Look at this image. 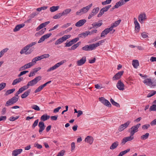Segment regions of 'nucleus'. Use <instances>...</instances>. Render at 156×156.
Segmentation results:
<instances>
[{"instance_id":"nucleus-17","label":"nucleus","mask_w":156,"mask_h":156,"mask_svg":"<svg viewBox=\"0 0 156 156\" xmlns=\"http://www.w3.org/2000/svg\"><path fill=\"white\" fill-rule=\"evenodd\" d=\"M23 150L22 149H16L12 151V156H16L17 155L20 154L22 151Z\"/></svg>"},{"instance_id":"nucleus-10","label":"nucleus","mask_w":156,"mask_h":156,"mask_svg":"<svg viewBox=\"0 0 156 156\" xmlns=\"http://www.w3.org/2000/svg\"><path fill=\"white\" fill-rule=\"evenodd\" d=\"M133 136L130 134L129 136L124 137L122 140L121 143L123 144H124L127 142L131 141L134 138L133 136Z\"/></svg>"},{"instance_id":"nucleus-11","label":"nucleus","mask_w":156,"mask_h":156,"mask_svg":"<svg viewBox=\"0 0 156 156\" xmlns=\"http://www.w3.org/2000/svg\"><path fill=\"white\" fill-rule=\"evenodd\" d=\"M33 66V64L31 62H30L27 64H26L23 66L21 67L19 69V71H22L25 70L28 68H30Z\"/></svg>"},{"instance_id":"nucleus-36","label":"nucleus","mask_w":156,"mask_h":156,"mask_svg":"<svg viewBox=\"0 0 156 156\" xmlns=\"http://www.w3.org/2000/svg\"><path fill=\"white\" fill-rule=\"evenodd\" d=\"M81 43V42L80 41L78 42L77 43L75 44H74L71 47V49H73V50H74L76 48L79 46L80 45Z\"/></svg>"},{"instance_id":"nucleus-57","label":"nucleus","mask_w":156,"mask_h":156,"mask_svg":"<svg viewBox=\"0 0 156 156\" xmlns=\"http://www.w3.org/2000/svg\"><path fill=\"white\" fill-rule=\"evenodd\" d=\"M79 40V38L78 37H76L74 39H73L71 41V42L72 43V44H73L75 43L76 42H77Z\"/></svg>"},{"instance_id":"nucleus-34","label":"nucleus","mask_w":156,"mask_h":156,"mask_svg":"<svg viewBox=\"0 0 156 156\" xmlns=\"http://www.w3.org/2000/svg\"><path fill=\"white\" fill-rule=\"evenodd\" d=\"M10 99L11 100V101L12 102L13 104H14L18 101V98H16V97L14 96Z\"/></svg>"},{"instance_id":"nucleus-39","label":"nucleus","mask_w":156,"mask_h":156,"mask_svg":"<svg viewBox=\"0 0 156 156\" xmlns=\"http://www.w3.org/2000/svg\"><path fill=\"white\" fill-rule=\"evenodd\" d=\"M156 94V91L154 90H152L151 92L149 93L147 95V98L151 97Z\"/></svg>"},{"instance_id":"nucleus-24","label":"nucleus","mask_w":156,"mask_h":156,"mask_svg":"<svg viewBox=\"0 0 156 156\" xmlns=\"http://www.w3.org/2000/svg\"><path fill=\"white\" fill-rule=\"evenodd\" d=\"M50 117V116L48 115L47 114H45L41 116V119L43 121H44L49 119Z\"/></svg>"},{"instance_id":"nucleus-49","label":"nucleus","mask_w":156,"mask_h":156,"mask_svg":"<svg viewBox=\"0 0 156 156\" xmlns=\"http://www.w3.org/2000/svg\"><path fill=\"white\" fill-rule=\"evenodd\" d=\"M150 126L149 124H146L142 126V129L143 130L147 129Z\"/></svg>"},{"instance_id":"nucleus-50","label":"nucleus","mask_w":156,"mask_h":156,"mask_svg":"<svg viewBox=\"0 0 156 156\" xmlns=\"http://www.w3.org/2000/svg\"><path fill=\"white\" fill-rule=\"evenodd\" d=\"M131 121H128L126 122L122 125H123L125 129H126L129 125Z\"/></svg>"},{"instance_id":"nucleus-59","label":"nucleus","mask_w":156,"mask_h":156,"mask_svg":"<svg viewBox=\"0 0 156 156\" xmlns=\"http://www.w3.org/2000/svg\"><path fill=\"white\" fill-rule=\"evenodd\" d=\"M125 129L123 126V125L122 124L118 128V130L119 132H121L123 130Z\"/></svg>"},{"instance_id":"nucleus-54","label":"nucleus","mask_w":156,"mask_h":156,"mask_svg":"<svg viewBox=\"0 0 156 156\" xmlns=\"http://www.w3.org/2000/svg\"><path fill=\"white\" fill-rule=\"evenodd\" d=\"M6 86V83H2L0 84V91L4 89Z\"/></svg>"},{"instance_id":"nucleus-5","label":"nucleus","mask_w":156,"mask_h":156,"mask_svg":"<svg viewBox=\"0 0 156 156\" xmlns=\"http://www.w3.org/2000/svg\"><path fill=\"white\" fill-rule=\"evenodd\" d=\"M141 124L140 123H138L137 125L133 126L130 129H129V132L130 133V135L131 136H133L135 133L138 131V129L140 127Z\"/></svg>"},{"instance_id":"nucleus-6","label":"nucleus","mask_w":156,"mask_h":156,"mask_svg":"<svg viewBox=\"0 0 156 156\" xmlns=\"http://www.w3.org/2000/svg\"><path fill=\"white\" fill-rule=\"evenodd\" d=\"M41 79V76H40L36 77L33 80L30 81L28 83L30 86H32L36 84Z\"/></svg>"},{"instance_id":"nucleus-13","label":"nucleus","mask_w":156,"mask_h":156,"mask_svg":"<svg viewBox=\"0 0 156 156\" xmlns=\"http://www.w3.org/2000/svg\"><path fill=\"white\" fill-rule=\"evenodd\" d=\"M38 127L39 128V132L40 134H41L42 131L44 130L45 126L43 122H40L38 124Z\"/></svg>"},{"instance_id":"nucleus-15","label":"nucleus","mask_w":156,"mask_h":156,"mask_svg":"<svg viewBox=\"0 0 156 156\" xmlns=\"http://www.w3.org/2000/svg\"><path fill=\"white\" fill-rule=\"evenodd\" d=\"M86 57L85 56H83L81 59L77 61L76 62V64L78 66H81L84 64L86 62Z\"/></svg>"},{"instance_id":"nucleus-37","label":"nucleus","mask_w":156,"mask_h":156,"mask_svg":"<svg viewBox=\"0 0 156 156\" xmlns=\"http://www.w3.org/2000/svg\"><path fill=\"white\" fill-rule=\"evenodd\" d=\"M63 16L62 13L57 14L53 16V18L55 19H57L59 18L61 16Z\"/></svg>"},{"instance_id":"nucleus-32","label":"nucleus","mask_w":156,"mask_h":156,"mask_svg":"<svg viewBox=\"0 0 156 156\" xmlns=\"http://www.w3.org/2000/svg\"><path fill=\"white\" fill-rule=\"evenodd\" d=\"M149 133H146L145 134L142 135L141 136L140 138L142 140H145L147 139L149 136Z\"/></svg>"},{"instance_id":"nucleus-27","label":"nucleus","mask_w":156,"mask_h":156,"mask_svg":"<svg viewBox=\"0 0 156 156\" xmlns=\"http://www.w3.org/2000/svg\"><path fill=\"white\" fill-rule=\"evenodd\" d=\"M132 64L134 68H136L139 66L138 61L137 60H133L132 61Z\"/></svg>"},{"instance_id":"nucleus-33","label":"nucleus","mask_w":156,"mask_h":156,"mask_svg":"<svg viewBox=\"0 0 156 156\" xmlns=\"http://www.w3.org/2000/svg\"><path fill=\"white\" fill-rule=\"evenodd\" d=\"M110 101L112 104L117 107H120V105L119 104L114 101L111 98Z\"/></svg>"},{"instance_id":"nucleus-8","label":"nucleus","mask_w":156,"mask_h":156,"mask_svg":"<svg viewBox=\"0 0 156 156\" xmlns=\"http://www.w3.org/2000/svg\"><path fill=\"white\" fill-rule=\"evenodd\" d=\"M139 21L141 24L144 23V22L147 19V16L146 14L145 13H141L140 14L138 17Z\"/></svg>"},{"instance_id":"nucleus-47","label":"nucleus","mask_w":156,"mask_h":156,"mask_svg":"<svg viewBox=\"0 0 156 156\" xmlns=\"http://www.w3.org/2000/svg\"><path fill=\"white\" fill-rule=\"evenodd\" d=\"M38 61L39 60L38 59L37 57H36L32 59L31 62L33 63L34 66L36 63V62Z\"/></svg>"},{"instance_id":"nucleus-46","label":"nucleus","mask_w":156,"mask_h":156,"mask_svg":"<svg viewBox=\"0 0 156 156\" xmlns=\"http://www.w3.org/2000/svg\"><path fill=\"white\" fill-rule=\"evenodd\" d=\"M39 120L38 119L36 120L33 123V124L32 125V128L33 129H34L35 128L37 125L38 123V122Z\"/></svg>"},{"instance_id":"nucleus-1","label":"nucleus","mask_w":156,"mask_h":156,"mask_svg":"<svg viewBox=\"0 0 156 156\" xmlns=\"http://www.w3.org/2000/svg\"><path fill=\"white\" fill-rule=\"evenodd\" d=\"M37 43L36 41H35L27 45L21 50L20 52V54H25L26 55L30 54L33 50L32 49V48H30L35 45Z\"/></svg>"},{"instance_id":"nucleus-43","label":"nucleus","mask_w":156,"mask_h":156,"mask_svg":"<svg viewBox=\"0 0 156 156\" xmlns=\"http://www.w3.org/2000/svg\"><path fill=\"white\" fill-rule=\"evenodd\" d=\"M44 87L42 85L40 86L37 88L34 91V93H37L41 91Z\"/></svg>"},{"instance_id":"nucleus-56","label":"nucleus","mask_w":156,"mask_h":156,"mask_svg":"<svg viewBox=\"0 0 156 156\" xmlns=\"http://www.w3.org/2000/svg\"><path fill=\"white\" fill-rule=\"evenodd\" d=\"M38 14V13L36 12H34L30 14V17L31 18H34Z\"/></svg>"},{"instance_id":"nucleus-18","label":"nucleus","mask_w":156,"mask_h":156,"mask_svg":"<svg viewBox=\"0 0 156 156\" xmlns=\"http://www.w3.org/2000/svg\"><path fill=\"white\" fill-rule=\"evenodd\" d=\"M97 8L94 9L92 11L91 13L89 14L88 16V19H90L92 17L96 15L97 13Z\"/></svg>"},{"instance_id":"nucleus-44","label":"nucleus","mask_w":156,"mask_h":156,"mask_svg":"<svg viewBox=\"0 0 156 156\" xmlns=\"http://www.w3.org/2000/svg\"><path fill=\"white\" fill-rule=\"evenodd\" d=\"M111 7V5H108L107 6H106L105 7H103L102 9L103 10L104 12H107L108 9Z\"/></svg>"},{"instance_id":"nucleus-9","label":"nucleus","mask_w":156,"mask_h":156,"mask_svg":"<svg viewBox=\"0 0 156 156\" xmlns=\"http://www.w3.org/2000/svg\"><path fill=\"white\" fill-rule=\"evenodd\" d=\"M124 72V71H119L116 73L113 77V80H116L119 79L123 74Z\"/></svg>"},{"instance_id":"nucleus-61","label":"nucleus","mask_w":156,"mask_h":156,"mask_svg":"<svg viewBox=\"0 0 156 156\" xmlns=\"http://www.w3.org/2000/svg\"><path fill=\"white\" fill-rule=\"evenodd\" d=\"M58 117V115H55V116H52L50 117L51 120H53V121L56 120L57 119Z\"/></svg>"},{"instance_id":"nucleus-64","label":"nucleus","mask_w":156,"mask_h":156,"mask_svg":"<svg viewBox=\"0 0 156 156\" xmlns=\"http://www.w3.org/2000/svg\"><path fill=\"white\" fill-rule=\"evenodd\" d=\"M7 117L5 116H0V122L2 121H5L6 120Z\"/></svg>"},{"instance_id":"nucleus-51","label":"nucleus","mask_w":156,"mask_h":156,"mask_svg":"<svg viewBox=\"0 0 156 156\" xmlns=\"http://www.w3.org/2000/svg\"><path fill=\"white\" fill-rule=\"evenodd\" d=\"M73 44H72V43L71 42V41H69L68 42H66L65 43V47H69L71 46Z\"/></svg>"},{"instance_id":"nucleus-53","label":"nucleus","mask_w":156,"mask_h":156,"mask_svg":"<svg viewBox=\"0 0 156 156\" xmlns=\"http://www.w3.org/2000/svg\"><path fill=\"white\" fill-rule=\"evenodd\" d=\"M64 63V61H61L56 63L55 65V67L57 68L58 67H59L60 66L63 64Z\"/></svg>"},{"instance_id":"nucleus-42","label":"nucleus","mask_w":156,"mask_h":156,"mask_svg":"<svg viewBox=\"0 0 156 156\" xmlns=\"http://www.w3.org/2000/svg\"><path fill=\"white\" fill-rule=\"evenodd\" d=\"M97 32V30L96 29L92 30L90 32L89 30L87 31V32L88 33V35H91L94 34V33H96Z\"/></svg>"},{"instance_id":"nucleus-21","label":"nucleus","mask_w":156,"mask_h":156,"mask_svg":"<svg viewBox=\"0 0 156 156\" xmlns=\"http://www.w3.org/2000/svg\"><path fill=\"white\" fill-rule=\"evenodd\" d=\"M104 31V33H105V34L107 35L108 33H109L110 31L112 32L111 33H113L115 31V30L112 29V28L111 27L109 28H106L104 30H103Z\"/></svg>"},{"instance_id":"nucleus-52","label":"nucleus","mask_w":156,"mask_h":156,"mask_svg":"<svg viewBox=\"0 0 156 156\" xmlns=\"http://www.w3.org/2000/svg\"><path fill=\"white\" fill-rule=\"evenodd\" d=\"M64 63V61H61L56 63L55 65V67L57 68L58 67H59L60 66L63 64Z\"/></svg>"},{"instance_id":"nucleus-19","label":"nucleus","mask_w":156,"mask_h":156,"mask_svg":"<svg viewBox=\"0 0 156 156\" xmlns=\"http://www.w3.org/2000/svg\"><path fill=\"white\" fill-rule=\"evenodd\" d=\"M25 26V24L22 23L16 25L13 29L14 32H16L19 30L20 29L23 27Z\"/></svg>"},{"instance_id":"nucleus-35","label":"nucleus","mask_w":156,"mask_h":156,"mask_svg":"<svg viewBox=\"0 0 156 156\" xmlns=\"http://www.w3.org/2000/svg\"><path fill=\"white\" fill-rule=\"evenodd\" d=\"M15 88H13L11 89L8 90L5 93L6 95H8L12 93L15 91Z\"/></svg>"},{"instance_id":"nucleus-58","label":"nucleus","mask_w":156,"mask_h":156,"mask_svg":"<svg viewBox=\"0 0 156 156\" xmlns=\"http://www.w3.org/2000/svg\"><path fill=\"white\" fill-rule=\"evenodd\" d=\"M57 69L56 67H55V66H54L50 67L49 69H48L47 71L48 72H50L52 70H54L55 69Z\"/></svg>"},{"instance_id":"nucleus-14","label":"nucleus","mask_w":156,"mask_h":156,"mask_svg":"<svg viewBox=\"0 0 156 156\" xmlns=\"http://www.w3.org/2000/svg\"><path fill=\"white\" fill-rule=\"evenodd\" d=\"M87 20L85 19L81 20L75 23V26L77 27H80L83 26L86 22Z\"/></svg>"},{"instance_id":"nucleus-26","label":"nucleus","mask_w":156,"mask_h":156,"mask_svg":"<svg viewBox=\"0 0 156 156\" xmlns=\"http://www.w3.org/2000/svg\"><path fill=\"white\" fill-rule=\"evenodd\" d=\"M119 145V143L116 141L112 144L110 147V149L113 150L116 148Z\"/></svg>"},{"instance_id":"nucleus-16","label":"nucleus","mask_w":156,"mask_h":156,"mask_svg":"<svg viewBox=\"0 0 156 156\" xmlns=\"http://www.w3.org/2000/svg\"><path fill=\"white\" fill-rule=\"evenodd\" d=\"M134 20V23L135 25V28L136 31L138 32L140 29V26L139 23L137 21V20L136 18H134L133 19Z\"/></svg>"},{"instance_id":"nucleus-20","label":"nucleus","mask_w":156,"mask_h":156,"mask_svg":"<svg viewBox=\"0 0 156 156\" xmlns=\"http://www.w3.org/2000/svg\"><path fill=\"white\" fill-rule=\"evenodd\" d=\"M31 92V89H29L26 91L23 94H22L21 96V97L22 98H26L28 96L29 94Z\"/></svg>"},{"instance_id":"nucleus-30","label":"nucleus","mask_w":156,"mask_h":156,"mask_svg":"<svg viewBox=\"0 0 156 156\" xmlns=\"http://www.w3.org/2000/svg\"><path fill=\"white\" fill-rule=\"evenodd\" d=\"M71 11V9H66L64 10L62 13V16L67 15Z\"/></svg>"},{"instance_id":"nucleus-25","label":"nucleus","mask_w":156,"mask_h":156,"mask_svg":"<svg viewBox=\"0 0 156 156\" xmlns=\"http://www.w3.org/2000/svg\"><path fill=\"white\" fill-rule=\"evenodd\" d=\"M86 142L89 143L90 144H91L93 142V138L91 136H88L85 139V140Z\"/></svg>"},{"instance_id":"nucleus-48","label":"nucleus","mask_w":156,"mask_h":156,"mask_svg":"<svg viewBox=\"0 0 156 156\" xmlns=\"http://www.w3.org/2000/svg\"><path fill=\"white\" fill-rule=\"evenodd\" d=\"M46 28H44L42 29L41 30L39 31L36 34H39L40 35H41L43 34L45 31H46Z\"/></svg>"},{"instance_id":"nucleus-28","label":"nucleus","mask_w":156,"mask_h":156,"mask_svg":"<svg viewBox=\"0 0 156 156\" xmlns=\"http://www.w3.org/2000/svg\"><path fill=\"white\" fill-rule=\"evenodd\" d=\"M65 41L64 40L63 37H62L61 38H59L56 41L55 43V45H57L60 44L61 43L63 42V41Z\"/></svg>"},{"instance_id":"nucleus-29","label":"nucleus","mask_w":156,"mask_h":156,"mask_svg":"<svg viewBox=\"0 0 156 156\" xmlns=\"http://www.w3.org/2000/svg\"><path fill=\"white\" fill-rule=\"evenodd\" d=\"M88 35V33L87 32V31L85 32L80 34L78 35V37L84 38Z\"/></svg>"},{"instance_id":"nucleus-60","label":"nucleus","mask_w":156,"mask_h":156,"mask_svg":"<svg viewBox=\"0 0 156 156\" xmlns=\"http://www.w3.org/2000/svg\"><path fill=\"white\" fill-rule=\"evenodd\" d=\"M65 152V151L64 150H62L58 153L57 156H63Z\"/></svg>"},{"instance_id":"nucleus-22","label":"nucleus","mask_w":156,"mask_h":156,"mask_svg":"<svg viewBox=\"0 0 156 156\" xmlns=\"http://www.w3.org/2000/svg\"><path fill=\"white\" fill-rule=\"evenodd\" d=\"M121 20L119 19L115 21L114 23H113L112 24L110 27L112 28V29H113V28L114 27H116L119 25V24L121 22Z\"/></svg>"},{"instance_id":"nucleus-63","label":"nucleus","mask_w":156,"mask_h":156,"mask_svg":"<svg viewBox=\"0 0 156 156\" xmlns=\"http://www.w3.org/2000/svg\"><path fill=\"white\" fill-rule=\"evenodd\" d=\"M52 34L51 33L47 34H45L43 36V37H44V39L49 37Z\"/></svg>"},{"instance_id":"nucleus-62","label":"nucleus","mask_w":156,"mask_h":156,"mask_svg":"<svg viewBox=\"0 0 156 156\" xmlns=\"http://www.w3.org/2000/svg\"><path fill=\"white\" fill-rule=\"evenodd\" d=\"M8 50V48H5L2 50L0 52L1 55L2 56V55H3L4 54V53L6 52Z\"/></svg>"},{"instance_id":"nucleus-23","label":"nucleus","mask_w":156,"mask_h":156,"mask_svg":"<svg viewBox=\"0 0 156 156\" xmlns=\"http://www.w3.org/2000/svg\"><path fill=\"white\" fill-rule=\"evenodd\" d=\"M23 77H20L18 78H17L15 80H14L12 83V85H15L17 83H19L21 81L23 80Z\"/></svg>"},{"instance_id":"nucleus-12","label":"nucleus","mask_w":156,"mask_h":156,"mask_svg":"<svg viewBox=\"0 0 156 156\" xmlns=\"http://www.w3.org/2000/svg\"><path fill=\"white\" fill-rule=\"evenodd\" d=\"M117 88L120 90H123L124 89L125 85L121 80H119L116 84Z\"/></svg>"},{"instance_id":"nucleus-38","label":"nucleus","mask_w":156,"mask_h":156,"mask_svg":"<svg viewBox=\"0 0 156 156\" xmlns=\"http://www.w3.org/2000/svg\"><path fill=\"white\" fill-rule=\"evenodd\" d=\"M149 111L151 112V111H156V105H153L151 106L149 109Z\"/></svg>"},{"instance_id":"nucleus-7","label":"nucleus","mask_w":156,"mask_h":156,"mask_svg":"<svg viewBox=\"0 0 156 156\" xmlns=\"http://www.w3.org/2000/svg\"><path fill=\"white\" fill-rule=\"evenodd\" d=\"M99 101L103 105L108 107H111L112 106L111 104L108 101L105 99L104 98L101 97L99 98Z\"/></svg>"},{"instance_id":"nucleus-55","label":"nucleus","mask_w":156,"mask_h":156,"mask_svg":"<svg viewBox=\"0 0 156 156\" xmlns=\"http://www.w3.org/2000/svg\"><path fill=\"white\" fill-rule=\"evenodd\" d=\"M112 0H106L105 1L102 2V4L103 5H105L107 4H110Z\"/></svg>"},{"instance_id":"nucleus-3","label":"nucleus","mask_w":156,"mask_h":156,"mask_svg":"<svg viewBox=\"0 0 156 156\" xmlns=\"http://www.w3.org/2000/svg\"><path fill=\"white\" fill-rule=\"evenodd\" d=\"M143 83L147 85H151V87H154L156 86V80L152 81L151 78L145 79L143 81Z\"/></svg>"},{"instance_id":"nucleus-45","label":"nucleus","mask_w":156,"mask_h":156,"mask_svg":"<svg viewBox=\"0 0 156 156\" xmlns=\"http://www.w3.org/2000/svg\"><path fill=\"white\" fill-rule=\"evenodd\" d=\"M19 117V116L16 117L11 116L9 118V119L10 121H13L18 119Z\"/></svg>"},{"instance_id":"nucleus-2","label":"nucleus","mask_w":156,"mask_h":156,"mask_svg":"<svg viewBox=\"0 0 156 156\" xmlns=\"http://www.w3.org/2000/svg\"><path fill=\"white\" fill-rule=\"evenodd\" d=\"M92 4L91 3L85 7H83L76 12V15L80 16L83 13L87 12L92 6Z\"/></svg>"},{"instance_id":"nucleus-40","label":"nucleus","mask_w":156,"mask_h":156,"mask_svg":"<svg viewBox=\"0 0 156 156\" xmlns=\"http://www.w3.org/2000/svg\"><path fill=\"white\" fill-rule=\"evenodd\" d=\"M31 108L34 109L35 110L39 111L40 110V108L37 105H34L31 106Z\"/></svg>"},{"instance_id":"nucleus-31","label":"nucleus","mask_w":156,"mask_h":156,"mask_svg":"<svg viewBox=\"0 0 156 156\" xmlns=\"http://www.w3.org/2000/svg\"><path fill=\"white\" fill-rule=\"evenodd\" d=\"M59 8V6H53L51 7L50 8V11L51 12H54L57 10Z\"/></svg>"},{"instance_id":"nucleus-41","label":"nucleus","mask_w":156,"mask_h":156,"mask_svg":"<svg viewBox=\"0 0 156 156\" xmlns=\"http://www.w3.org/2000/svg\"><path fill=\"white\" fill-rule=\"evenodd\" d=\"M13 105V104L11 101V100H10V99H9L6 101L5 105V106L8 107L10 106H11Z\"/></svg>"},{"instance_id":"nucleus-4","label":"nucleus","mask_w":156,"mask_h":156,"mask_svg":"<svg viewBox=\"0 0 156 156\" xmlns=\"http://www.w3.org/2000/svg\"><path fill=\"white\" fill-rule=\"evenodd\" d=\"M98 47V43L85 45L82 49L85 51H90L95 49Z\"/></svg>"}]
</instances>
